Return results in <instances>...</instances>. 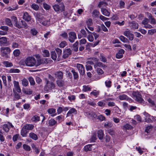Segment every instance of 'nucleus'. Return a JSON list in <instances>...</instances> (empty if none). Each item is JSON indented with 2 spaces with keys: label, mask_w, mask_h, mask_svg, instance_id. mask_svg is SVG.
<instances>
[{
  "label": "nucleus",
  "mask_w": 156,
  "mask_h": 156,
  "mask_svg": "<svg viewBox=\"0 0 156 156\" xmlns=\"http://www.w3.org/2000/svg\"><path fill=\"white\" fill-rule=\"evenodd\" d=\"M132 95L136 101L143 105L145 104V101L142 98L141 94L138 91H133Z\"/></svg>",
  "instance_id": "f257e3e1"
},
{
  "label": "nucleus",
  "mask_w": 156,
  "mask_h": 156,
  "mask_svg": "<svg viewBox=\"0 0 156 156\" xmlns=\"http://www.w3.org/2000/svg\"><path fill=\"white\" fill-rule=\"evenodd\" d=\"M25 64L26 65L28 66H37V61L36 62L35 58L34 57H29L26 59Z\"/></svg>",
  "instance_id": "f03ea898"
},
{
  "label": "nucleus",
  "mask_w": 156,
  "mask_h": 156,
  "mask_svg": "<svg viewBox=\"0 0 156 156\" xmlns=\"http://www.w3.org/2000/svg\"><path fill=\"white\" fill-rule=\"evenodd\" d=\"M1 56L5 59L9 58L8 54L11 51L10 49L7 47H2L1 48Z\"/></svg>",
  "instance_id": "7ed1b4c3"
},
{
  "label": "nucleus",
  "mask_w": 156,
  "mask_h": 156,
  "mask_svg": "<svg viewBox=\"0 0 156 156\" xmlns=\"http://www.w3.org/2000/svg\"><path fill=\"white\" fill-rule=\"evenodd\" d=\"M45 82L46 84L44 89L45 90L48 91L50 90L54 89L55 87V84L52 82H50L49 80L46 79H45Z\"/></svg>",
  "instance_id": "20e7f679"
},
{
  "label": "nucleus",
  "mask_w": 156,
  "mask_h": 156,
  "mask_svg": "<svg viewBox=\"0 0 156 156\" xmlns=\"http://www.w3.org/2000/svg\"><path fill=\"white\" fill-rule=\"evenodd\" d=\"M53 8L56 12H62L65 10V6L63 3H60L59 5L55 4L53 5Z\"/></svg>",
  "instance_id": "39448f33"
},
{
  "label": "nucleus",
  "mask_w": 156,
  "mask_h": 156,
  "mask_svg": "<svg viewBox=\"0 0 156 156\" xmlns=\"http://www.w3.org/2000/svg\"><path fill=\"white\" fill-rule=\"evenodd\" d=\"M74 67L77 68L80 74L83 75L85 74V70L83 66L81 64L77 63L75 64Z\"/></svg>",
  "instance_id": "423d86ee"
},
{
  "label": "nucleus",
  "mask_w": 156,
  "mask_h": 156,
  "mask_svg": "<svg viewBox=\"0 0 156 156\" xmlns=\"http://www.w3.org/2000/svg\"><path fill=\"white\" fill-rule=\"evenodd\" d=\"M72 50L70 48H66L63 53L62 58L66 59L72 54Z\"/></svg>",
  "instance_id": "0eeeda50"
},
{
  "label": "nucleus",
  "mask_w": 156,
  "mask_h": 156,
  "mask_svg": "<svg viewBox=\"0 0 156 156\" xmlns=\"http://www.w3.org/2000/svg\"><path fill=\"white\" fill-rule=\"evenodd\" d=\"M76 38V34L74 32H70L69 34L68 40L71 43H73Z\"/></svg>",
  "instance_id": "6e6552de"
},
{
  "label": "nucleus",
  "mask_w": 156,
  "mask_h": 156,
  "mask_svg": "<svg viewBox=\"0 0 156 156\" xmlns=\"http://www.w3.org/2000/svg\"><path fill=\"white\" fill-rule=\"evenodd\" d=\"M124 35L128 38L130 41H132L133 39V35L129 30L125 31Z\"/></svg>",
  "instance_id": "1a4fd4ad"
},
{
  "label": "nucleus",
  "mask_w": 156,
  "mask_h": 156,
  "mask_svg": "<svg viewBox=\"0 0 156 156\" xmlns=\"http://www.w3.org/2000/svg\"><path fill=\"white\" fill-rule=\"evenodd\" d=\"M85 115L89 117H91L92 119L96 118L97 117V114L94 112L92 111L85 112Z\"/></svg>",
  "instance_id": "9d476101"
},
{
  "label": "nucleus",
  "mask_w": 156,
  "mask_h": 156,
  "mask_svg": "<svg viewBox=\"0 0 156 156\" xmlns=\"http://www.w3.org/2000/svg\"><path fill=\"white\" fill-rule=\"evenodd\" d=\"M23 18L27 22L31 21V16L27 12L24 13Z\"/></svg>",
  "instance_id": "9b49d317"
},
{
  "label": "nucleus",
  "mask_w": 156,
  "mask_h": 156,
  "mask_svg": "<svg viewBox=\"0 0 156 156\" xmlns=\"http://www.w3.org/2000/svg\"><path fill=\"white\" fill-rule=\"evenodd\" d=\"M13 83L15 90L18 93H20L21 92V89L20 87L19 82L16 81H14Z\"/></svg>",
  "instance_id": "f8f14e48"
},
{
  "label": "nucleus",
  "mask_w": 156,
  "mask_h": 156,
  "mask_svg": "<svg viewBox=\"0 0 156 156\" xmlns=\"http://www.w3.org/2000/svg\"><path fill=\"white\" fill-rule=\"evenodd\" d=\"M48 63V61L47 59L43 58L39 59L37 60V66H38L41 64L44 65L47 64Z\"/></svg>",
  "instance_id": "ddd939ff"
},
{
  "label": "nucleus",
  "mask_w": 156,
  "mask_h": 156,
  "mask_svg": "<svg viewBox=\"0 0 156 156\" xmlns=\"http://www.w3.org/2000/svg\"><path fill=\"white\" fill-rule=\"evenodd\" d=\"M54 74L55 77L58 80L62 79L63 77V73L62 72L59 71L55 72Z\"/></svg>",
  "instance_id": "4468645a"
},
{
  "label": "nucleus",
  "mask_w": 156,
  "mask_h": 156,
  "mask_svg": "<svg viewBox=\"0 0 156 156\" xmlns=\"http://www.w3.org/2000/svg\"><path fill=\"white\" fill-rule=\"evenodd\" d=\"M81 34H78V38L79 39H80L82 37H87V35L86 31L84 29H82L80 31Z\"/></svg>",
  "instance_id": "2eb2a0df"
},
{
  "label": "nucleus",
  "mask_w": 156,
  "mask_h": 156,
  "mask_svg": "<svg viewBox=\"0 0 156 156\" xmlns=\"http://www.w3.org/2000/svg\"><path fill=\"white\" fill-rule=\"evenodd\" d=\"M36 19L37 21L41 23L44 20V17L40 14H37L36 15Z\"/></svg>",
  "instance_id": "dca6fc26"
},
{
  "label": "nucleus",
  "mask_w": 156,
  "mask_h": 156,
  "mask_svg": "<svg viewBox=\"0 0 156 156\" xmlns=\"http://www.w3.org/2000/svg\"><path fill=\"white\" fill-rule=\"evenodd\" d=\"M56 82L57 85L59 87H63L65 85L64 81L62 79L57 80Z\"/></svg>",
  "instance_id": "f3484780"
},
{
  "label": "nucleus",
  "mask_w": 156,
  "mask_h": 156,
  "mask_svg": "<svg viewBox=\"0 0 156 156\" xmlns=\"http://www.w3.org/2000/svg\"><path fill=\"white\" fill-rule=\"evenodd\" d=\"M28 132V131L23 126L21 131V135L23 137H26Z\"/></svg>",
  "instance_id": "a211bd4d"
},
{
  "label": "nucleus",
  "mask_w": 156,
  "mask_h": 156,
  "mask_svg": "<svg viewBox=\"0 0 156 156\" xmlns=\"http://www.w3.org/2000/svg\"><path fill=\"white\" fill-rule=\"evenodd\" d=\"M119 99L120 100H127L128 101L130 99L126 94H122L119 96Z\"/></svg>",
  "instance_id": "6ab92c4d"
},
{
  "label": "nucleus",
  "mask_w": 156,
  "mask_h": 156,
  "mask_svg": "<svg viewBox=\"0 0 156 156\" xmlns=\"http://www.w3.org/2000/svg\"><path fill=\"white\" fill-rule=\"evenodd\" d=\"M130 27L133 29H137L138 28V24L135 22H133L130 23Z\"/></svg>",
  "instance_id": "aec40b11"
},
{
  "label": "nucleus",
  "mask_w": 156,
  "mask_h": 156,
  "mask_svg": "<svg viewBox=\"0 0 156 156\" xmlns=\"http://www.w3.org/2000/svg\"><path fill=\"white\" fill-rule=\"evenodd\" d=\"M79 42L78 41H76L74 44H73L72 46L73 50L75 52H77L78 50Z\"/></svg>",
  "instance_id": "412c9836"
},
{
  "label": "nucleus",
  "mask_w": 156,
  "mask_h": 156,
  "mask_svg": "<svg viewBox=\"0 0 156 156\" xmlns=\"http://www.w3.org/2000/svg\"><path fill=\"white\" fill-rule=\"evenodd\" d=\"M148 17L149 19L151 20V24H156V20L150 13L148 14Z\"/></svg>",
  "instance_id": "4be33fe9"
},
{
  "label": "nucleus",
  "mask_w": 156,
  "mask_h": 156,
  "mask_svg": "<svg viewBox=\"0 0 156 156\" xmlns=\"http://www.w3.org/2000/svg\"><path fill=\"white\" fill-rule=\"evenodd\" d=\"M77 112L76 110L74 108H71L68 112L67 114L66 117L69 116L71 114L74 113L75 114H77Z\"/></svg>",
  "instance_id": "5701e85b"
},
{
  "label": "nucleus",
  "mask_w": 156,
  "mask_h": 156,
  "mask_svg": "<svg viewBox=\"0 0 156 156\" xmlns=\"http://www.w3.org/2000/svg\"><path fill=\"white\" fill-rule=\"evenodd\" d=\"M55 51L57 53L58 57L57 58L58 61H59L60 60L61 56L62 54V51L60 49L57 48L55 49Z\"/></svg>",
  "instance_id": "b1692460"
},
{
  "label": "nucleus",
  "mask_w": 156,
  "mask_h": 156,
  "mask_svg": "<svg viewBox=\"0 0 156 156\" xmlns=\"http://www.w3.org/2000/svg\"><path fill=\"white\" fill-rule=\"evenodd\" d=\"M4 66L6 67H9L13 66V64L12 62L7 61H4L3 62Z\"/></svg>",
  "instance_id": "393cba45"
},
{
  "label": "nucleus",
  "mask_w": 156,
  "mask_h": 156,
  "mask_svg": "<svg viewBox=\"0 0 156 156\" xmlns=\"http://www.w3.org/2000/svg\"><path fill=\"white\" fill-rule=\"evenodd\" d=\"M98 135L99 139L100 140H102L104 135L103 131L101 130H98Z\"/></svg>",
  "instance_id": "a878e982"
},
{
  "label": "nucleus",
  "mask_w": 156,
  "mask_h": 156,
  "mask_svg": "<svg viewBox=\"0 0 156 156\" xmlns=\"http://www.w3.org/2000/svg\"><path fill=\"white\" fill-rule=\"evenodd\" d=\"M71 72L73 74L74 79L75 80H77L79 78V75L77 72H76L75 70L72 69Z\"/></svg>",
  "instance_id": "bb28decb"
},
{
  "label": "nucleus",
  "mask_w": 156,
  "mask_h": 156,
  "mask_svg": "<svg viewBox=\"0 0 156 156\" xmlns=\"http://www.w3.org/2000/svg\"><path fill=\"white\" fill-rule=\"evenodd\" d=\"M101 12L103 15L105 16H108L110 15V12L105 9L101 8Z\"/></svg>",
  "instance_id": "cd10ccee"
},
{
  "label": "nucleus",
  "mask_w": 156,
  "mask_h": 156,
  "mask_svg": "<svg viewBox=\"0 0 156 156\" xmlns=\"http://www.w3.org/2000/svg\"><path fill=\"white\" fill-rule=\"evenodd\" d=\"M29 136L32 139L34 140H37L38 138L37 135L33 132H31L30 133Z\"/></svg>",
  "instance_id": "c85d7f7f"
},
{
  "label": "nucleus",
  "mask_w": 156,
  "mask_h": 156,
  "mask_svg": "<svg viewBox=\"0 0 156 156\" xmlns=\"http://www.w3.org/2000/svg\"><path fill=\"white\" fill-rule=\"evenodd\" d=\"M24 126L27 130H32L34 127L33 125L30 124H26Z\"/></svg>",
  "instance_id": "c756f323"
},
{
  "label": "nucleus",
  "mask_w": 156,
  "mask_h": 156,
  "mask_svg": "<svg viewBox=\"0 0 156 156\" xmlns=\"http://www.w3.org/2000/svg\"><path fill=\"white\" fill-rule=\"evenodd\" d=\"M7 38L5 37H2L0 38V44H5L7 43Z\"/></svg>",
  "instance_id": "7c9ffc66"
},
{
  "label": "nucleus",
  "mask_w": 156,
  "mask_h": 156,
  "mask_svg": "<svg viewBox=\"0 0 156 156\" xmlns=\"http://www.w3.org/2000/svg\"><path fill=\"white\" fill-rule=\"evenodd\" d=\"M113 125L112 123L110 122H107L104 124V126L106 128H110L112 127Z\"/></svg>",
  "instance_id": "2f4dec72"
},
{
  "label": "nucleus",
  "mask_w": 156,
  "mask_h": 156,
  "mask_svg": "<svg viewBox=\"0 0 156 156\" xmlns=\"http://www.w3.org/2000/svg\"><path fill=\"white\" fill-rule=\"evenodd\" d=\"M22 85L24 87H27L29 84L28 80L26 78H24L21 80Z\"/></svg>",
  "instance_id": "473e14b6"
},
{
  "label": "nucleus",
  "mask_w": 156,
  "mask_h": 156,
  "mask_svg": "<svg viewBox=\"0 0 156 156\" xmlns=\"http://www.w3.org/2000/svg\"><path fill=\"white\" fill-rule=\"evenodd\" d=\"M99 94V92L96 90H94L90 92V94L91 95H93L95 97H97Z\"/></svg>",
  "instance_id": "72a5a7b5"
},
{
  "label": "nucleus",
  "mask_w": 156,
  "mask_h": 156,
  "mask_svg": "<svg viewBox=\"0 0 156 156\" xmlns=\"http://www.w3.org/2000/svg\"><path fill=\"white\" fill-rule=\"evenodd\" d=\"M99 12L97 10H94L92 12V16L94 18H97L99 16Z\"/></svg>",
  "instance_id": "f704fd0d"
},
{
  "label": "nucleus",
  "mask_w": 156,
  "mask_h": 156,
  "mask_svg": "<svg viewBox=\"0 0 156 156\" xmlns=\"http://www.w3.org/2000/svg\"><path fill=\"white\" fill-rule=\"evenodd\" d=\"M20 72V70L17 69L12 68L9 70L10 73H19Z\"/></svg>",
  "instance_id": "c9c22d12"
},
{
  "label": "nucleus",
  "mask_w": 156,
  "mask_h": 156,
  "mask_svg": "<svg viewBox=\"0 0 156 156\" xmlns=\"http://www.w3.org/2000/svg\"><path fill=\"white\" fill-rule=\"evenodd\" d=\"M31 147L32 148L35 150V152L37 154H38L40 152V150L38 148L36 145L34 144H32L31 145Z\"/></svg>",
  "instance_id": "e433bc0d"
},
{
  "label": "nucleus",
  "mask_w": 156,
  "mask_h": 156,
  "mask_svg": "<svg viewBox=\"0 0 156 156\" xmlns=\"http://www.w3.org/2000/svg\"><path fill=\"white\" fill-rule=\"evenodd\" d=\"M21 23V20L19 22H16V23L14 24V25L16 27L19 29H21L23 28V27L22 26V23Z\"/></svg>",
  "instance_id": "4c0bfd02"
},
{
  "label": "nucleus",
  "mask_w": 156,
  "mask_h": 156,
  "mask_svg": "<svg viewBox=\"0 0 156 156\" xmlns=\"http://www.w3.org/2000/svg\"><path fill=\"white\" fill-rule=\"evenodd\" d=\"M2 129L6 132H8L9 130V127L7 124H4L2 126Z\"/></svg>",
  "instance_id": "58836bf2"
},
{
  "label": "nucleus",
  "mask_w": 156,
  "mask_h": 156,
  "mask_svg": "<svg viewBox=\"0 0 156 156\" xmlns=\"http://www.w3.org/2000/svg\"><path fill=\"white\" fill-rule=\"evenodd\" d=\"M51 56L52 59L53 60H56L57 56L56 54L55 51H53L51 52Z\"/></svg>",
  "instance_id": "ea45409f"
},
{
  "label": "nucleus",
  "mask_w": 156,
  "mask_h": 156,
  "mask_svg": "<svg viewBox=\"0 0 156 156\" xmlns=\"http://www.w3.org/2000/svg\"><path fill=\"white\" fill-rule=\"evenodd\" d=\"M28 80L31 85L33 86L35 84V82L34 78L31 76H30L28 78Z\"/></svg>",
  "instance_id": "a19ab883"
},
{
  "label": "nucleus",
  "mask_w": 156,
  "mask_h": 156,
  "mask_svg": "<svg viewBox=\"0 0 156 156\" xmlns=\"http://www.w3.org/2000/svg\"><path fill=\"white\" fill-rule=\"evenodd\" d=\"M5 23L6 24L10 27L12 26V23L11 20L9 18H6L5 20Z\"/></svg>",
  "instance_id": "79ce46f5"
},
{
  "label": "nucleus",
  "mask_w": 156,
  "mask_h": 156,
  "mask_svg": "<svg viewBox=\"0 0 156 156\" xmlns=\"http://www.w3.org/2000/svg\"><path fill=\"white\" fill-rule=\"evenodd\" d=\"M91 90V88L90 87H89V86L84 85L83 86V91L84 92L90 91Z\"/></svg>",
  "instance_id": "37998d69"
},
{
  "label": "nucleus",
  "mask_w": 156,
  "mask_h": 156,
  "mask_svg": "<svg viewBox=\"0 0 156 156\" xmlns=\"http://www.w3.org/2000/svg\"><path fill=\"white\" fill-rule=\"evenodd\" d=\"M23 92L24 93L27 94H31L33 92L31 90L28 89L23 90Z\"/></svg>",
  "instance_id": "c03bdc74"
},
{
  "label": "nucleus",
  "mask_w": 156,
  "mask_h": 156,
  "mask_svg": "<svg viewBox=\"0 0 156 156\" xmlns=\"http://www.w3.org/2000/svg\"><path fill=\"white\" fill-rule=\"evenodd\" d=\"M98 66L99 67H102L103 66V64L101 62L97 61V62L95 63L94 64V67L95 68H97Z\"/></svg>",
  "instance_id": "a18cd8bd"
},
{
  "label": "nucleus",
  "mask_w": 156,
  "mask_h": 156,
  "mask_svg": "<svg viewBox=\"0 0 156 156\" xmlns=\"http://www.w3.org/2000/svg\"><path fill=\"white\" fill-rule=\"evenodd\" d=\"M84 149L86 151H91L92 150V145L89 144L85 146L84 147Z\"/></svg>",
  "instance_id": "49530a36"
},
{
  "label": "nucleus",
  "mask_w": 156,
  "mask_h": 156,
  "mask_svg": "<svg viewBox=\"0 0 156 156\" xmlns=\"http://www.w3.org/2000/svg\"><path fill=\"white\" fill-rule=\"evenodd\" d=\"M56 123V122L53 119H51L49 121V124L50 126H53Z\"/></svg>",
  "instance_id": "de8ad7c7"
},
{
  "label": "nucleus",
  "mask_w": 156,
  "mask_h": 156,
  "mask_svg": "<svg viewBox=\"0 0 156 156\" xmlns=\"http://www.w3.org/2000/svg\"><path fill=\"white\" fill-rule=\"evenodd\" d=\"M132 126L130 125L126 124L123 126V129H132Z\"/></svg>",
  "instance_id": "09e8293b"
},
{
  "label": "nucleus",
  "mask_w": 156,
  "mask_h": 156,
  "mask_svg": "<svg viewBox=\"0 0 156 156\" xmlns=\"http://www.w3.org/2000/svg\"><path fill=\"white\" fill-rule=\"evenodd\" d=\"M31 7L34 10L36 11L38 10L39 9L38 5L35 4H33L31 5Z\"/></svg>",
  "instance_id": "8fccbe9b"
},
{
  "label": "nucleus",
  "mask_w": 156,
  "mask_h": 156,
  "mask_svg": "<svg viewBox=\"0 0 156 156\" xmlns=\"http://www.w3.org/2000/svg\"><path fill=\"white\" fill-rule=\"evenodd\" d=\"M43 55L44 57H49L50 55V54L48 51L45 50L43 51Z\"/></svg>",
  "instance_id": "3c124183"
},
{
  "label": "nucleus",
  "mask_w": 156,
  "mask_h": 156,
  "mask_svg": "<svg viewBox=\"0 0 156 156\" xmlns=\"http://www.w3.org/2000/svg\"><path fill=\"white\" fill-rule=\"evenodd\" d=\"M87 38L90 42H92L94 40V37L91 34H89L87 36Z\"/></svg>",
  "instance_id": "603ef678"
},
{
  "label": "nucleus",
  "mask_w": 156,
  "mask_h": 156,
  "mask_svg": "<svg viewBox=\"0 0 156 156\" xmlns=\"http://www.w3.org/2000/svg\"><path fill=\"white\" fill-rule=\"evenodd\" d=\"M156 32V29H151V30H148V34L152 35L154 33H155Z\"/></svg>",
  "instance_id": "864d4df0"
},
{
  "label": "nucleus",
  "mask_w": 156,
  "mask_h": 156,
  "mask_svg": "<svg viewBox=\"0 0 156 156\" xmlns=\"http://www.w3.org/2000/svg\"><path fill=\"white\" fill-rule=\"evenodd\" d=\"M152 128L153 127L151 125H149L146 127L145 131L148 133L152 130Z\"/></svg>",
  "instance_id": "5fc2aeb1"
},
{
  "label": "nucleus",
  "mask_w": 156,
  "mask_h": 156,
  "mask_svg": "<svg viewBox=\"0 0 156 156\" xmlns=\"http://www.w3.org/2000/svg\"><path fill=\"white\" fill-rule=\"evenodd\" d=\"M86 23L87 27H88L89 26H91L93 24L92 20L91 19H89L86 21Z\"/></svg>",
  "instance_id": "6e6d98bb"
},
{
  "label": "nucleus",
  "mask_w": 156,
  "mask_h": 156,
  "mask_svg": "<svg viewBox=\"0 0 156 156\" xmlns=\"http://www.w3.org/2000/svg\"><path fill=\"white\" fill-rule=\"evenodd\" d=\"M30 33L33 35L35 36L37 34L38 32L35 28H33L30 30Z\"/></svg>",
  "instance_id": "4d7b16f0"
},
{
  "label": "nucleus",
  "mask_w": 156,
  "mask_h": 156,
  "mask_svg": "<svg viewBox=\"0 0 156 156\" xmlns=\"http://www.w3.org/2000/svg\"><path fill=\"white\" fill-rule=\"evenodd\" d=\"M32 119L33 121L35 122L38 121L40 120V117L37 115H35L33 117Z\"/></svg>",
  "instance_id": "13d9d810"
},
{
  "label": "nucleus",
  "mask_w": 156,
  "mask_h": 156,
  "mask_svg": "<svg viewBox=\"0 0 156 156\" xmlns=\"http://www.w3.org/2000/svg\"><path fill=\"white\" fill-rule=\"evenodd\" d=\"M13 90L14 93L15 98L17 100L19 99L20 97L19 94L16 92V91H15L14 89Z\"/></svg>",
  "instance_id": "bf43d9fd"
},
{
  "label": "nucleus",
  "mask_w": 156,
  "mask_h": 156,
  "mask_svg": "<svg viewBox=\"0 0 156 156\" xmlns=\"http://www.w3.org/2000/svg\"><path fill=\"white\" fill-rule=\"evenodd\" d=\"M43 6L44 8L47 10H49L51 7L50 6L47 4V3H43Z\"/></svg>",
  "instance_id": "052dcab7"
},
{
  "label": "nucleus",
  "mask_w": 156,
  "mask_h": 156,
  "mask_svg": "<svg viewBox=\"0 0 156 156\" xmlns=\"http://www.w3.org/2000/svg\"><path fill=\"white\" fill-rule=\"evenodd\" d=\"M22 23V26L23 27V28H27L28 27V26L27 24L23 20H21V23Z\"/></svg>",
  "instance_id": "680f3d73"
},
{
  "label": "nucleus",
  "mask_w": 156,
  "mask_h": 156,
  "mask_svg": "<svg viewBox=\"0 0 156 156\" xmlns=\"http://www.w3.org/2000/svg\"><path fill=\"white\" fill-rule=\"evenodd\" d=\"M0 29L1 30H2L4 31H5V32H7L9 30V27L6 26H1L0 27Z\"/></svg>",
  "instance_id": "e2e57ef3"
},
{
  "label": "nucleus",
  "mask_w": 156,
  "mask_h": 156,
  "mask_svg": "<svg viewBox=\"0 0 156 156\" xmlns=\"http://www.w3.org/2000/svg\"><path fill=\"white\" fill-rule=\"evenodd\" d=\"M98 74L99 75H101L104 73L103 70L100 68H97L96 70Z\"/></svg>",
  "instance_id": "0e129e2a"
},
{
  "label": "nucleus",
  "mask_w": 156,
  "mask_h": 156,
  "mask_svg": "<svg viewBox=\"0 0 156 156\" xmlns=\"http://www.w3.org/2000/svg\"><path fill=\"white\" fill-rule=\"evenodd\" d=\"M108 132L111 136H113L115 135V132L112 129H108Z\"/></svg>",
  "instance_id": "69168bd1"
},
{
  "label": "nucleus",
  "mask_w": 156,
  "mask_h": 156,
  "mask_svg": "<svg viewBox=\"0 0 156 156\" xmlns=\"http://www.w3.org/2000/svg\"><path fill=\"white\" fill-rule=\"evenodd\" d=\"M97 139L96 134H94L90 139V142H95Z\"/></svg>",
  "instance_id": "338daca9"
},
{
  "label": "nucleus",
  "mask_w": 156,
  "mask_h": 156,
  "mask_svg": "<svg viewBox=\"0 0 156 156\" xmlns=\"http://www.w3.org/2000/svg\"><path fill=\"white\" fill-rule=\"evenodd\" d=\"M23 148L27 151H30V147L27 145L24 144L23 145Z\"/></svg>",
  "instance_id": "774afa93"
}]
</instances>
